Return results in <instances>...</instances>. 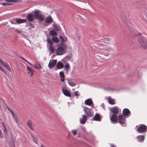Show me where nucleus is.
<instances>
[{"label":"nucleus","mask_w":147,"mask_h":147,"mask_svg":"<svg viewBox=\"0 0 147 147\" xmlns=\"http://www.w3.org/2000/svg\"><path fill=\"white\" fill-rule=\"evenodd\" d=\"M59 38L61 42L60 43V47L57 49L56 51V53L58 55L63 54L64 49V40L63 38L61 36H59Z\"/></svg>","instance_id":"1"},{"label":"nucleus","mask_w":147,"mask_h":147,"mask_svg":"<svg viewBox=\"0 0 147 147\" xmlns=\"http://www.w3.org/2000/svg\"><path fill=\"white\" fill-rule=\"evenodd\" d=\"M71 47L69 45H67L66 42L65 44V53L67 52L69 53L68 55L65 57V60H70L72 57V55L71 54Z\"/></svg>","instance_id":"2"},{"label":"nucleus","mask_w":147,"mask_h":147,"mask_svg":"<svg viewBox=\"0 0 147 147\" xmlns=\"http://www.w3.org/2000/svg\"><path fill=\"white\" fill-rule=\"evenodd\" d=\"M34 18L35 19H38L40 21L44 20V15L42 13H41L39 10H35L34 12Z\"/></svg>","instance_id":"3"},{"label":"nucleus","mask_w":147,"mask_h":147,"mask_svg":"<svg viewBox=\"0 0 147 147\" xmlns=\"http://www.w3.org/2000/svg\"><path fill=\"white\" fill-rule=\"evenodd\" d=\"M138 42L142 47L147 48V40L143 36H141L138 39Z\"/></svg>","instance_id":"4"},{"label":"nucleus","mask_w":147,"mask_h":147,"mask_svg":"<svg viewBox=\"0 0 147 147\" xmlns=\"http://www.w3.org/2000/svg\"><path fill=\"white\" fill-rule=\"evenodd\" d=\"M137 131L140 133L146 132L147 131V126L144 124L140 125L137 128Z\"/></svg>","instance_id":"5"},{"label":"nucleus","mask_w":147,"mask_h":147,"mask_svg":"<svg viewBox=\"0 0 147 147\" xmlns=\"http://www.w3.org/2000/svg\"><path fill=\"white\" fill-rule=\"evenodd\" d=\"M0 63L3 66L5 67L9 71L11 70V68L10 66L6 63L4 62L0 58ZM0 69L4 73L6 74V71L0 65Z\"/></svg>","instance_id":"6"},{"label":"nucleus","mask_w":147,"mask_h":147,"mask_svg":"<svg viewBox=\"0 0 147 147\" xmlns=\"http://www.w3.org/2000/svg\"><path fill=\"white\" fill-rule=\"evenodd\" d=\"M126 117L123 115H121L118 116V120L119 122L121 124H125L126 121Z\"/></svg>","instance_id":"7"},{"label":"nucleus","mask_w":147,"mask_h":147,"mask_svg":"<svg viewBox=\"0 0 147 147\" xmlns=\"http://www.w3.org/2000/svg\"><path fill=\"white\" fill-rule=\"evenodd\" d=\"M57 62V60L54 59L51 60L48 64L49 67L50 69L53 68L56 65Z\"/></svg>","instance_id":"8"},{"label":"nucleus","mask_w":147,"mask_h":147,"mask_svg":"<svg viewBox=\"0 0 147 147\" xmlns=\"http://www.w3.org/2000/svg\"><path fill=\"white\" fill-rule=\"evenodd\" d=\"M83 111L85 112L87 115L88 117H92V115L91 113L90 109L86 107H84L83 108Z\"/></svg>","instance_id":"9"},{"label":"nucleus","mask_w":147,"mask_h":147,"mask_svg":"<svg viewBox=\"0 0 147 147\" xmlns=\"http://www.w3.org/2000/svg\"><path fill=\"white\" fill-rule=\"evenodd\" d=\"M34 15L33 13H30L27 15L26 16V18L29 22H32L34 20Z\"/></svg>","instance_id":"10"},{"label":"nucleus","mask_w":147,"mask_h":147,"mask_svg":"<svg viewBox=\"0 0 147 147\" xmlns=\"http://www.w3.org/2000/svg\"><path fill=\"white\" fill-rule=\"evenodd\" d=\"M27 69L28 71V73L30 74L31 77H32L33 76L34 71L29 66H27Z\"/></svg>","instance_id":"11"},{"label":"nucleus","mask_w":147,"mask_h":147,"mask_svg":"<svg viewBox=\"0 0 147 147\" xmlns=\"http://www.w3.org/2000/svg\"><path fill=\"white\" fill-rule=\"evenodd\" d=\"M111 111L114 114H117L119 112L118 108L117 107H115L111 108Z\"/></svg>","instance_id":"12"},{"label":"nucleus","mask_w":147,"mask_h":147,"mask_svg":"<svg viewBox=\"0 0 147 147\" xmlns=\"http://www.w3.org/2000/svg\"><path fill=\"white\" fill-rule=\"evenodd\" d=\"M110 119L113 122H116L117 121L118 118L116 115L113 114L112 116Z\"/></svg>","instance_id":"13"},{"label":"nucleus","mask_w":147,"mask_h":147,"mask_svg":"<svg viewBox=\"0 0 147 147\" xmlns=\"http://www.w3.org/2000/svg\"><path fill=\"white\" fill-rule=\"evenodd\" d=\"M85 104L89 106H91V105H93V102L89 98L86 100L85 101Z\"/></svg>","instance_id":"14"},{"label":"nucleus","mask_w":147,"mask_h":147,"mask_svg":"<svg viewBox=\"0 0 147 147\" xmlns=\"http://www.w3.org/2000/svg\"><path fill=\"white\" fill-rule=\"evenodd\" d=\"M87 119V117L85 115H84L82 119H80V123L81 124H84Z\"/></svg>","instance_id":"15"},{"label":"nucleus","mask_w":147,"mask_h":147,"mask_svg":"<svg viewBox=\"0 0 147 147\" xmlns=\"http://www.w3.org/2000/svg\"><path fill=\"white\" fill-rule=\"evenodd\" d=\"M108 100L109 104L112 105H113L115 104V100L114 99L112 98L110 96H109L108 98Z\"/></svg>","instance_id":"16"},{"label":"nucleus","mask_w":147,"mask_h":147,"mask_svg":"<svg viewBox=\"0 0 147 147\" xmlns=\"http://www.w3.org/2000/svg\"><path fill=\"white\" fill-rule=\"evenodd\" d=\"M53 22V20L51 16L47 17L45 19V22L47 23H51Z\"/></svg>","instance_id":"17"},{"label":"nucleus","mask_w":147,"mask_h":147,"mask_svg":"<svg viewBox=\"0 0 147 147\" xmlns=\"http://www.w3.org/2000/svg\"><path fill=\"white\" fill-rule=\"evenodd\" d=\"M16 21L18 24H20L23 23H25L26 22V20L25 19H21L20 18L16 19Z\"/></svg>","instance_id":"18"},{"label":"nucleus","mask_w":147,"mask_h":147,"mask_svg":"<svg viewBox=\"0 0 147 147\" xmlns=\"http://www.w3.org/2000/svg\"><path fill=\"white\" fill-rule=\"evenodd\" d=\"M123 113L124 116H127L130 113L129 110L127 109H124L123 111Z\"/></svg>","instance_id":"19"},{"label":"nucleus","mask_w":147,"mask_h":147,"mask_svg":"<svg viewBox=\"0 0 147 147\" xmlns=\"http://www.w3.org/2000/svg\"><path fill=\"white\" fill-rule=\"evenodd\" d=\"M137 139L138 141L142 142L144 141V137L143 135H139L137 137Z\"/></svg>","instance_id":"20"},{"label":"nucleus","mask_w":147,"mask_h":147,"mask_svg":"<svg viewBox=\"0 0 147 147\" xmlns=\"http://www.w3.org/2000/svg\"><path fill=\"white\" fill-rule=\"evenodd\" d=\"M59 74L61 78V80L63 82L64 81V75L63 71H61L59 73Z\"/></svg>","instance_id":"21"},{"label":"nucleus","mask_w":147,"mask_h":147,"mask_svg":"<svg viewBox=\"0 0 147 147\" xmlns=\"http://www.w3.org/2000/svg\"><path fill=\"white\" fill-rule=\"evenodd\" d=\"M27 124L28 126L31 130L33 131L34 130V129L32 125V121L30 120H28L27 121Z\"/></svg>","instance_id":"22"},{"label":"nucleus","mask_w":147,"mask_h":147,"mask_svg":"<svg viewBox=\"0 0 147 147\" xmlns=\"http://www.w3.org/2000/svg\"><path fill=\"white\" fill-rule=\"evenodd\" d=\"M92 119H93V120H94L96 121H99L100 119V115L98 114H96Z\"/></svg>","instance_id":"23"},{"label":"nucleus","mask_w":147,"mask_h":147,"mask_svg":"<svg viewBox=\"0 0 147 147\" xmlns=\"http://www.w3.org/2000/svg\"><path fill=\"white\" fill-rule=\"evenodd\" d=\"M70 69V67L69 63H66L65 62V69L66 70L67 74H68V71H69Z\"/></svg>","instance_id":"24"},{"label":"nucleus","mask_w":147,"mask_h":147,"mask_svg":"<svg viewBox=\"0 0 147 147\" xmlns=\"http://www.w3.org/2000/svg\"><path fill=\"white\" fill-rule=\"evenodd\" d=\"M33 66L34 67L36 68L37 69H40L42 68L41 65L39 63H35L33 65Z\"/></svg>","instance_id":"25"},{"label":"nucleus","mask_w":147,"mask_h":147,"mask_svg":"<svg viewBox=\"0 0 147 147\" xmlns=\"http://www.w3.org/2000/svg\"><path fill=\"white\" fill-rule=\"evenodd\" d=\"M63 67V64L60 62H58L57 64L56 67L57 69H61Z\"/></svg>","instance_id":"26"},{"label":"nucleus","mask_w":147,"mask_h":147,"mask_svg":"<svg viewBox=\"0 0 147 147\" xmlns=\"http://www.w3.org/2000/svg\"><path fill=\"white\" fill-rule=\"evenodd\" d=\"M52 40L55 43H58L59 42L58 38L55 36H53L52 38Z\"/></svg>","instance_id":"27"},{"label":"nucleus","mask_w":147,"mask_h":147,"mask_svg":"<svg viewBox=\"0 0 147 147\" xmlns=\"http://www.w3.org/2000/svg\"><path fill=\"white\" fill-rule=\"evenodd\" d=\"M67 82L68 84L71 86H74L76 85V84L71 80H68Z\"/></svg>","instance_id":"28"},{"label":"nucleus","mask_w":147,"mask_h":147,"mask_svg":"<svg viewBox=\"0 0 147 147\" xmlns=\"http://www.w3.org/2000/svg\"><path fill=\"white\" fill-rule=\"evenodd\" d=\"M50 34L52 36H56L57 35V33L56 31L52 30L50 31Z\"/></svg>","instance_id":"29"},{"label":"nucleus","mask_w":147,"mask_h":147,"mask_svg":"<svg viewBox=\"0 0 147 147\" xmlns=\"http://www.w3.org/2000/svg\"><path fill=\"white\" fill-rule=\"evenodd\" d=\"M65 96L70 97L71 95L69 92L67 90L65 89Z\"/></svg>","instance_id":"30"},{"label":"nucleus","mask_w":147,"mask_h":147,"mask_svg":"<svg viewBox=\"0 0 147 147\" xmlns=\"http://www.w3.org/2000/svg\"><path fill=\"white\" fill-rule=\"evenodd\" d=\"M49 49L50 51V52L51 53H53L55 50V49L53 46V45L49 46Z\"/></svg>","instance_id":"31"},{"label":"nucleus","mask_w":147,"mask_h":147,"mask_svg":"<svg viewBox=\"0 0 147 147\" xmlns=\"http://www.w3.org/2000/svg\"><path fill=\"white\" fill-rule=\"evenodd\" d=\"M15 121L17 123H18V119L17 116L15 115V114H14L12 115Z\"/></svg>","instance_id":"32"},{"label":"nucleus","mask_w":147,"mask_h":147,"mask_svg":"<svg viewBox=\"0 0 147 147\" xmlns=\"http://www.w3.org/2000/svg\"><path fill=\"white\" fill-rule=\"evenodd\" d=\"M7 2H18L19 1V0H5Z\"/></svg>","instance_id":"33"},{"label":"nucleus","mask_w":147,"mask_h":147,"mask_svg":"<svg viewBox=\"0 0 147 147\" xmlns=\"http://www.w3.org/2000/svg\"><path fill=\"white\" fill-rule=\"evenodd\" d=\"M47 41L48 43L50 45H53V43L52 41L51 40L50 38H48L47 39Z\"/></svg>","instance_id":"34"},{"label":"nucleus","mask_w":147,"mask_h":147,"mask_svg":"<svg viewBox=\"0 0 147 147\" xmlns=\"http://www.w3.org/2000/svg\"><path fill=\"white\" fill-rule=\"evenodd\" d=\"M31 137H32V138L34 141V142L36 143V144H37V141H36V138L34 137V136L33 135H32L31 136Z\"/></svg>","instance_id":"35"},{"label":"nucleus","mask_w":147,"mask_h":147,"mask_svg":"<svg viewBox=\"0 0 147 147\" xmlns=\"http://www.w3.org/2000/svg\"><path fill=\"white\" fill-rule=\"evenodd\" d=\"M21 58L23 60H24V61H26V62H27L30 65H31V66H32L33 65H32V64H31L29 62H28V61H27V60H26V59H25L24 58L22 57H21Z\"/></svg>","instance_id":"36"},{"label":"nucleus","mask_w":147,"mask_h":147,"mask_svg":"<svg viewBox=\"0 0 147 147\" xmlns=\"http://www.w3.org/2000/svg\"><path fill=\"white\" fill-rule=\"evenodd\" d=\"M71 132L74 136L76 135L77 134V131L74 129L72 130L71 131Z\"/></svg>","instance_id":"37"},{"label":"nucleus","mask_w":147,"mask_h":147,"mask_svg":"<svg viewBox=\"0 0 147 147\" xmlns=\"http://www.w3.org/2000/svg\"><path fill=\"white\" fill-rule=\"evenodd\" d=\"M74 94L75 95L77 96H79L80 95V94L79 93V92L78 91L75 92H74Z\"/></svg>","instance_id":"38"},{"label":"nucleus","mask_w":147,"mask_h":147,"mask_svg":"<svg viewBox=\"0 0 147 147\" xmlns=\"http://www.w3.org/2000/svg\"><path fill=\"white\" fill-rule=\"evenodd\" d=\"M108 40V39L107 38H105V40H104L103 39H102L101 40V42H106V41H107Z\"/></svg>","instance_id":"39"},{"label":"nucleus","mask_w":147,"mask_h":147,"mask_svg":"<svg viewBox=\"0 0 147 147\" xmlns=\"http://www.w3.org/2000/svg\"><path fill=\"white\" fill-rule=\"evenodd\" d=\"M7 109L10 111V112L11 113L12 115H13L14 114V112H13L12 111H11L9 107H7Z\"/></svg>","instance_id":"40"},{"label":"nucleus","mask_w":147,"mask_h":147,"mask_svg":"<svg viewBox=\"0 0 147 147\" xmlns=\"http://www.w3.org/2000/svg\"><path fill=\"white\" fill-rule=\"evenodd\" d=\"M29 25L30 26L31 28H34V25L33 24H32L30 22L29 23Z\"/></svg>","instance_id":"41"},{"label":"nucleus","mask_w":147,"mask_h":147,"mask_svg":"<svg viewBox=\"0 0 147 147\" xmlns=\"http://www.w3.org/2000/svg\"><path fill=\"white\" fill-rule=\"evenodd\" d=\"M104 50L109 51L111 50V49L110 47H109L105 49Z\"/></svg>","instance_id":"42"},{"label":"nucleus","mask_w":147,"mask_h":147,"mask_svg":"<svg viewBox=\"0 0 147 147\" xmlns=\"http://www.w3.org/2000/svg\"><path fill=\"white\" fill-rule=\"evenodd\" d=\"M2 5H4L5 6H6L7 5H9V4L8 3H3L1 4Z\"/></svg>","instance_id":"43"},{"label":"nucleus","mask_w":147,"mask_h":147,"mask_svg":"<svg viewBox=\"0 0 147 147\" xmlns=\"http://www.w3.org/2000/svg\"><path fill=\"white\" fill-rule=\"evenodd\" d=\"M110 146L111 147H116L115 145L113 144H111Z\"/></svg>","instance_id":"44"},{"label":"nucleus","mask_w":147,"mask_h":147,"mask_svg":"<svg viewBox=\"0 0 147 147\" xmlns=\"http://www.w3.org/2000/svg\"><path fill=\"white\" fill-rule=\"evenodd\" d=\"M15 32L17 33H20V31L18 30H15Z\"/></svg>","instance_id":"45"},{"label":"nucleus","mask_w":147,"mask_h":147,"mask_svg":"<svg viewBox=\"0 0 147 147\" xmlns=\"http://www.w3.org/2000/svg\"><path fill=\"white\" fill-rule=\"evenodd\" d=\"M62 91L63 93L64 94V88L63 87L62 88Z\"/></svg>","instance_id":"46"},{"label":"nucleus","mask_w":147,"mask_h":147,"mask_svg":"<svg viewBox=\"0 0 147 147\" xmlns=\"http://www.w3.org/2000/svg\"><path fill=\"white\" fill-rule=\"evenodd\" d=\"M5 131L6 132L7 131V129H6V128L5 127Z\"/></svg>","instance_id":"47"},{"label":"nucleus","mask_w":147,"mask_h":147,"mask_svg":"<svg viewBox=\"0 0 147 147\" xmlns=\"http://www.w3.org/2000/svg\"><path fill=\"white\" fill-rule=\"evenodd\" d=\"M65 41H66L67 40V38L65 37Z\"/></svg>","instance_id":"48"},{"label":"nucleus","mask_w":147,"mask_h":147,"mask_svg":"<svg viewBox=\"0 0 147 147\" xmlns=\"http://www.w3.org/2000/svg\"><path fill=\"white\" fill-rule=\"evenodd\" d=\"M1 130H0V134H1Z\"/></svg>","instance_id":"49"},{"label":"nucleus","mask_w":147,"mask_h":147,"mask_svg":"<svg viewBox=\"0 0 147 147\" xmlns=\"http://www.w3.org/2000/svg\"><path fill=\"white\" fill-rule=\"evenodd\" d=\"M105 49V48H104V49H103V50H104V49Z\"/></svg>","instance_id":"50"}]
</instances>
